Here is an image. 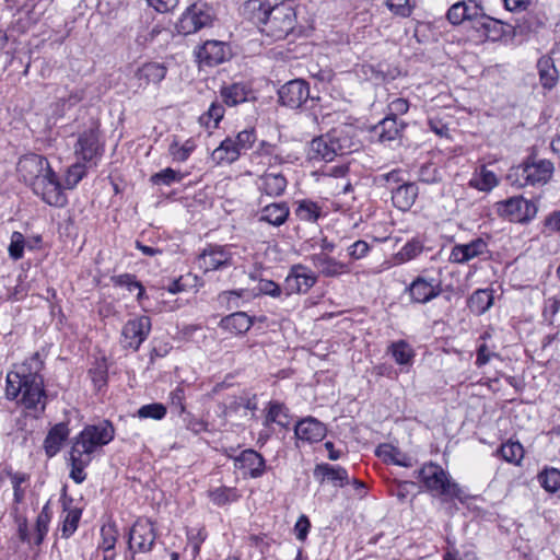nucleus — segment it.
<instances>
[{
    "instance_id": "obj_37",
    "label": "nucleus",
    "mask_w": 560,
    "mask_h": 560,
    "mask_svg": "<svg viewBox=\"0 0 560 560\" xmlns=\"http://www.w3.org/2000/svg\"><path fill=\"white\" fill-rule=\"evenodd\" d=\"M492 291L488 289H479L475 291L468 299L469 310L477 315L486 313L492 306Z\"/></svg>"
},
{
    "instance_id": "obj_43",
    "label": "nucleus",
    "mask_w": 560,
    "mask_h": 560,
    "mask_svg": "<svg viewBox=\"0 0 560 560\" xmlns=\"http://www.w3.org/2000/svg\"><path fill=\"white\" fill-rule=\"evenodd\" d=\"M209 497L213 504L222 506L235 502L240 498V493L235 488L219 487L209 492Z\"/></svg>"
},
{
    "instance_id": "obj_54",
    "label": "nucleus",
    "mask_w": 560,
    "mask_h": 560,
    "mask_svg": "<svg viewBox=\"0 0 560 560\" xmlns=\"http://www.w3.org/2000/svg\"><path fill=\"white\" fill-rule=\"evenodd\" d=\"M101 537L102 540L98 544V548L104 551L113 550L118 537V530L116 526L112 523L103 525L101 528Z\"/></svg>"
},
{
    "instance_id": "obj_64",
    "label": "nucleus",
    "mask_w": 560,
    "mask_h": 560,
    "mask_svg": "<svg viewBox=\"0 0 560 560\" xmlns=\"http://www.w3.org/2000/svg\"><path fill=\"white\" fill-rule=\"evenodd\" d=\"M259 291L272 298H278L281 294V288L279 287V284L271 280H261L259 282Z\"/></svg>"
},
{
    "instance_id": "obj_62",
    "label": "nucleus",
    "mask_w": 560,
    "mask_h": 560,
    "mask_svg": "<svg viewBox=\"0 0 560 560\" xmlns=\"http://www.w3.org/2000/svg\"><path fill=\"white\" fill-rule=\"evenodd\" d=\"M560 311V299L552 296L546 300L542 315L552 324L556 314Z\"/></svg>"
},
{
    "instance_id": "obj_8",
    "label": "nucleus",
    "mask_w": 560,
    "mask_h": 560,
    "mask_svg": "<svg viewBox=\"0 0 560 560\" xmlns=\"http://www.w3.org/2000/svg\"><path fill=\"white\" fill-rule=\"evenodd\" d=\"M213 12L206 3L196 2L182 14L176 27L180 34L188 35L211 25Z\"/></svg>"
},
{
    "instance_id": "obj_41",
    "label": "nucleus",
    "mask_w": 560,
    "mask_h": 560,
    "mask_svg": "<svg viewBox=\"0 0 560 560\" xmlns=\"http://www.w3.org/2000/svg\"><path fill=\"white\" fill-rule=\"evenodd\" d=\"M277 423L283 428H287L290 423L288 417V408L279 401H270L268 411L266 415L265 423Z\"/></svg>"
},
{
    "instance_id": "obj_32",
    "label": "nucleus",
    "mask_w": 560,
    "mask_h": 560,
    "mask_svg": "<svg viewBox=\"0 0 560 560\" xmlns=\"http://www.w3.org/2000/svg\"><path fill=\"white\" fill-rule=\"evenodd\" d=\"M289 213L290 210L285 202H275L262 208L259 220L280 226L287 221Z\"/></svg>"
},
{
    "instance_id": "obj_22",
    "label": "nucleus",
    "mask_w": 560,
    "mask_h": 560,
    "mask_svg": "<svg viewBox=\"0 0 560 560\" xmlns=\"http://www.w3.org/2000/svg\"><path fill=\"white\" fill-rule=\"evenodd\" d=\"M167 68L161 62H145L137 69L133 79L137 86L145 89L150 84H159L166 75Z\"/></svg>"
},
{
    "instance_id": "obj_5",
    "label": "nucleus",
    "mask_w": 560,
    "mask_h": 560,
    "mask_svg": "<svg viewBox=\"0 0 560 560\" xmlns=\"http://www.w3.org/2000/svg\"><path fill=\"white\" fill-rule=\"evenodd\" d=\"M353 145L354 143L346 128H334L326 135L311 141L307 158L311 161L330 162L337 155L351 152Z\"/></svg>"
},
{
    "instance_id": "obj_40",
    "label": "nucleus",
    "mask_w": 560,
    "mask_h": 560,
    "mask_svg": "<svg viewBox=\"0 0 560 560\" xmlns=\"http://www.w3.org/2000/svg\"><path fill=\"white\" fill-rule=\"evenodd\" d=\"M196 149V143L192 139H187L179 143L176 139L172 141L168 147V153L175 162H185L189 159Z\"/></svg>"
},
{
    "instance_id": "obj_15",
    "label": "nucleus",
    "mask_w": 560,
    "mask_h": 560,
    "mask_svg": "<svg viewBox=\"0 0 560 560\" xmlns=\"http://www.w3.org/2000/svg\"><path fill=\"white\" fill-rule=\"evenodd\" d=\"M51 170L46 158L34 153L23 155L16 166L19 175L31 186L42 176L49 174Z\"/></svg>"
},
{
    "instance_id": "obj_9",
    "label": "nucleus",
    "mask_w": 560,
    "mask_h": 560,
    "mask_svg": "<svg viewBox=\"0 0 560 560\" xmlns=\"http://www.w3.org/2000/svg\"><path fill=\"white\" fill-rule=\"evenodd\" d=\"M32 189L44 202L49 206L62 208L67 205V196L62 190L57 174L51 170L49 174L37 179Z\"/></svg>"
},
{
    "instance_id": "obj_57",
    "label": "nucleus",
    "mask_w": 560,
    "mask_h": 560,
    "mask_svg": "<svg viewBox=\"0 0 560 560\" xmlns=\"http://www.w3.org/2000/svg\"><path fill=\"white\" fill-rule=\"evenodd\" d=\"M262 147H266V152L275 155V160L280 164L294 163L299 160V155L294 152H285L281 148H277L272 144H266L262 142Z\"/></svg>"
},
{
    "instance_id": "obj_26",
    "label": "nucleus",
    "mask_w": 560,
    "mask_h": 560,
    "mask_svg": "<svg viewBox=\"0 0 560 560\" xmlns=\"http://www.w3.org/2000/svg\"><path fill=\"white\" fill-rule=\"evenodd\" d=\"M474 31L478 34L479 38L495 42L505 35V23L487 15L485 12L474 27Z\"/></svg>"
},
{
    "instance_id": "obj_13",
    "label": "nucleus",
    "mask_w": 560,
    "mask_h": 560,
    "mask_svg": "<svg viewBox=\"0 0 560 560\" xmlns=\"http://www.w3.org/2000/svg\"><path fill=\"white\" fill-rule=\"evenodd\" d=\"M442 292L441 282L435 278L418 276L405 289L410 302L425 304L438 298Z\"/></svg>"
},
{
    "instance_id": "obj_16",
    "label": "nucleus",
    "mask_w": 560,
    "mask_h": 560,
    "mask_svg": "<svg viewBox=\"0 0 560 560\" xmlns=\"http://www.w3.org/2000/svg\"><path fill=\"white\" fill-rule=\"evenodd\" d=\"M316 281L317 277L310 268L303 265H294L284 280V291L287 295L306 293Z\"/></svg>"
},
{
    "instance_id": "obj_35",
    "label": "nucleus",
    "mask_w": 560,
    "mask_h": 560,
    "mask_svg": "<svg viewBox=\"0 0 560 560\" xmlns=\"http://www.w3.org/2000/svg\"><path fill=\"white\" fill-rule=\"evenodd\" d=\"M241 152L236 148L233 139L226 138L213 150L211 159L215 164H231L240 158Z\"/></svg>"
},
{
    "instance_id": "obj_1",
    "label": "nucleus",
    "mask_w": 560,
    "mask_h": 560,
    "mask_svg": "<svg viewBox=\"0 0 560 560\" xmlns=\"http://www.w3.org/2000/svg\"><path fill=\"white\" fill-rule=\"evenodd\" d=\"M298 8L295 0H247L244 12L262 35L281 40L296 27Z\"/></svg>"
},
{
    "instance_id": "obj_23",
    "label": "nucleus",
    "mask_w": 560,
    "mask_h": 560,
    "mask_svg": "<svg viewBox=\"0 0 560 560\" xmlns=\"http://www.w3.org/2000/svg\"><path fill=\"white\" fill-rule=\"evenodd\" d=\"M488 250L486 241L478 237L467 244L455 245L450 255V260L455 264H465Z\"/></svg>"
},
{
    "instance_id": "obj_18",
    "label": "nucleus",
    "mask_w": 560,
    "mask_h": 560,
    "mask_svg": "<svg viewBox=\"0 0 560 560\" xmlns=\"http://www.w3.org/2000/svg\"><path fill=\"white\" fill-rule=\"evenodd\" d=\"M278 94L283 106L299 108L310 97V88L306 81L295 79L282 85Z\"/></svg>"
},
{
    "instance_id": "obj_2",
    "label": "nucleus",
    "mask_w": 560,
    "mask_h": 560,
    "mask_svg": "<svg viewBox=\"0 0 560 560\" xmlns=\"http://www.w3.org/2000/svg\"><path fill=\"white\" fill-rule=\"evenodd\" d=\"M44 362L38 352L33 353L21 364L14 365V370L7 374L5 396L8 399H16L28 410L44 411L47 396L44 389V380L40 371Z\"/></svg>"
},
{
    "instance_id": "obj_58",
    "label": "nucleus",
    "mask_w": 560,
    "mask_h": 560,
    "mask_svg": "<svg viewBox=\"0 0 560 560\" xmlns=\"http://www.w3.org/2000/svg\"><path fill=\"white\" fill-rule=\"evenodd\" d=\"M256 141V132L254 128L244 129L240 131L233 142L240 152L246 151L252 148Z\"/></svg>"
},
{
    "instance_id": "obj_24",
    "label": "nucleus",
    "mask_w": 560,
    "mask_h": 560,
    "mask_svg": "<svg viewBox=\"0 0 560 560\" xmlns=\"http://www.w3.org/2000/svg\"><path fill=\"white\" fill-rule=\"evenodd\" d=\"M256 184L261 194L276 198L284 194L288 180L282 173L266 172L258 177Z\"/></svg>"
},
{
    "instance_id": "obj_31",
    "label": "nucleus",
    "mask_w": 560,
    "mask_h": 560,
    "mask_svg": "<svg viewBox=\"0 0 560 560\" xmlns=\"http://www.w3.org/2000/svg\"><path fill=\"white\" fill-rule=\"evenodd\" d=\"M253 325L252 318L244 312H236L221 320V327L233 335H243Z\"/></svg>"
},
{
    "instance_id": "obj_42",
    "label": "nucleus",
    "mask_w": 560,
    "mask_h": 560,
    "mask_svg": "<svg viewBox=\"0 0 560 560\" xmlns=\"http://www.w3.org/2000/svg\"><path fill=\"white\" fill-rule=\"evenodd\" d=\"M501 457L513 465H520L524 458V448L520 442L509 440L499 450Z\"/></svg>"
},
{
    "instance_id": "obj_14",
    "label": "nucleus",
    "mask_w": 560,
    "mask_h": 560,
    "mask_svg": "<svg viewBox=\"0 0 560 560\" xmlns=\"http://www.w3.org/2000/svg\"><path fill=\"white\" fill-rule=\"evenodd\" d=\"M498 212L513 222H526L537 213L534 202L523 197H512L498 203Z\"/></svg>"
},
{
    "instance_id": "obj_36",
    "label": "nucleus",
    "mask_w": 560,
    "mask_h": 560,
    "mask_svg": "<svg viewBox=\"0 0 560 560\" xmlns=\"http://www.w3.org/2000/svg\"><path fill=\"white\" fill-rule=\"evenodd\" d=\"M376 455L387 463L401 467H411L412 458L390 444H382L376 448Z\"/></svg>"
},
{
    "instance_id": "obj_20",
    "label": "nucleus",
    "mask_w": 560,
    "mask_h": 560,
    "mask_svg": "<svg viewBox=\"0 0 560 560\" xmlns=\"http://www.w3.org/2000/svg\"><path fill=\"white\" fill-rule=\"evenodd\" d=\"M229 56V46L220 40H207L197 52L199 62L210 67L224 62Z\"/></svg>"
},
{
    "instance_id": "obj_11",
    "label": "nucleus",
    "mask_w": 560,
    "mask_h": 560,
    "mask_svg": "<svg viewBox=\"0 0 560 560\" xmlns=\"http://www.w3.org/2000/svg\"><path fill=\"white\" fill-rule=\"evenodd\" d=\"M203 272L225 269L233 264V255L229 246L208 245L197 259Z\"/></svg>"
},
{
    "instance_id": "obj_51",
    "label": "nucleus",
    "mask_w": 560,
    "mask_h": 560,
    "mask_svg": "<svg viewBox=\"0 0 560 560\" xmlns=\"http://www.w3.org/2000/svg\"><path fill=\"white\" fill-rule=\"evenodd\" d=\"M51 513L49 504H45L36 520V538L35 544L40 545L48 533V525L50 523Z\"/></svg>"
},
{
    "instance_id": "obj_63",
    "label": "nucleus",
    "mask_w": 560,
    "mask_h": 560,
    "mask_svg": "<svg viewBox=\"0 0 560 560\" xmlns=\"http://www.w3.org/2000/svg\"><path fill=\"white\" fill-rule=\"evenodd\" d=\"M409 109V103L405 98H395L388 104L389 114L387 116L397 117L404 115Z\"/></svg>"
},
{
    "instance_id": "obj_50",
    "label": "nucleus",
    "mask_w": 560,
    "mask_h": 560,
    "mask_svg": "<svg viewBox=\"0 0 560 560\" xmlns=\"http://www.w3.org/2000/svg\"><path fill=\"white\" fill-rule=\"evenodd\" d=\"M183 179V175L171 167H166L158 173H154L150 177V182L153 185L170 186L174 183H179Z\"/></svg>"
},
{
    "instance_id": "obj_39",
    "label": "nucleus",
    "mask_w": 560,
    "mask_h": 560,
    "mask_svg": "<svg viewBox=\"0 0 560 560\" xmlns=\"http://www.w3.org/2000/svg\"><path fill=\"white\" fill-rule=\"evenodd\" d=\"M295 214L302 221L315 222L323 214V209L318 203L304 199L299 202Z\"/></svg>"
},
{
    "instance_id": "obj_19",
    "label": "nucleus",
    "mask_w": 560,
    "mask_h": 560,
    "mask_svg": "<svg viewBox=\"0 0 560 560\" xmlns=\"http://www.w3.org/2000/svg\"><path fill=\"white\" fill-rule=\"evenodd\" d=\"M234 467L241 470L244 477L259 478L266 471V462L258 452L247 448L234 457Z\"/></svg>"
},
{
    "instance_id": "obj_10",
    "label": "nucleus",
    "mask_w": 560,
    "mask_h": 560,
    "mask_svg": "<svg viewBox=\"0 0 560 560\" xmlns=\"http://www.w3.org/2000/svg\"><path fill=\"white\" fill-rule=\"evenodd\" d=\"M485 8L478 0H460L450 7L446 19L452 25H460L468 22L474 30L482 18Z\"/></svg>"
},
{
    "instance_id": "obj_27",
    "label": "nucleus",
    "mask_w": 560,
    "mask_h": 560,
    "mask_svg": "<svg viewBox=\"0 0 560 560\" xmlns=\"http://www.w3.org/2000/svg\"><path fill=\"white\" fill-rule=\"evenodd\" d=\"M314 475L320 482H329L335 487L349 483L348 472L340 466L319 464L315 467Z\"/></svg>"
},
{
    "instance_id": "obj_45",
    "label": "nucleus",
    "mask_w": 560,
    "mask_h": 560,
    "mask_svg": "<svg viewBox=\"0 0 560 560\" xmlns=\"http://www.w3.org/2000/svg\"><path fill=\"white\" fill-rule=\"evenodd\" d=\"M389 351L395 362L399 365H407L412 361L413 351L411 347L404 340L392 343Z\"/></svg>"
},
{
    "instance_id": "obj_49",
    "label": "nucleus",
    "mask_w": 560,
    "mask_h": 560,
    "mask_svg": "<svg viewBox=\"0 0 560 560\" xmlns=\"http://www.w3.org/2000/svg\"><path fill=\"white\" fill-rule=\"evenodd\" d=\"M541 487L548 492H556L560 489V470L546 468L538 476Z\"/></svg>"
},
{
    "instance_id": "obj_52",
    "label": "nucleus",
    "mask_w": 560,
    "mask_h": 560,
    "mask_svg": "<svg viewBox=\"0 0 560 560\" xmlns=\"http://www.w3.org/2000/svg\"><path fill=\"white\" fill-rule=\"evenodd\" d=\"M166 407L161 402H152L143 405L137 411V417L140 419L161 420L166 416Z\"/></svg>"
},
{
    "instance_id": "obj_33",
    "label": "nucleus",
    "mask_w": 560,
    "mask_h": 560,
    "mask_svg": "<svg viewBox=\"0 0 560 560\" xmlns=\"http://www.w3.org/2000/svg\"><path fill=\"white\" fill-rule=\"evenodd\" d=\"M401 128L402 125L398 124L397 118L386 116L374 127V132L381 142H390L399 137Z\"/></svg>"
},
{
    "instance_id": "obj_38",
    "label": "nucleus",
    "mask_w": 560,
    "mask_h": 560,
    "mask_svg": "<svg viewBox=\"0 0 560 560\" xmlns=\"http://www.w3.org/2000/svg\"><path fill=\"white\" fill-rule=\"evenodd\" d=\"M469 185L480 191H490L498 185V178L492 171L481 166L474 173Z\"/></svg>"
},
{
    "instance_id": "obj_59",
    "label": "nucleus",
    "mask_w": 560,
    "mask_h": 560,
    "mask_svg": "<svg viewBox=\"0 0 560 560\" xmlns=\"http://www.w3.org/2000/svg\"><path fill=\"white\" fill-rule=\"evenodd\" d=\"M85 176V166L81 163L71 165L66 174V187L69 189L74 188L78 183Z\"/></svg>"
},
{
    "instance_id": "obj_53",
    "label": "nucleus",
    "mask_w": 560,
    "mask_h": 560,
    "mask_svg": "<svg viewBox=\"0 0 560 560\" xmlns=\"http://www.w3.org/2000/svg\"><path fill=\"white\" fill-rule=\"evenodd\" d=\"M223 116V106L220 103L213 102L208 112L200 117V122L207 128H217Z\"/></svg>"
},
{
    "instance_id": "obj_4",
    "label": "nucleus",
    "mask_w": 560,
    "mask_h": 560,
    "mask_svg": "<svg viewBox=\"0 0 560 560\" xmlns=\"http://www.w3.org/2000/svg\"><path fill=\"white\" fill-rule=\"evenodd\" d=\"M413 475L428 492L444 501L462 500L464 497L460 486L436 463H424Z\"/></svg>"
},
{
    "instance_id": "obj_25",
    "label": "nucleus",
    "mask_w": 560,
    "mask_h": 560,
    "mask_svg": "<svg viewBox=\"0 0 560 560\" xmlns=\"http://www.w3.org/2000/svg\"><path fill=\"white\" fill-rule=\"evenodd\" d=\"M313 266L325 277H338L350 272L348 264L339 261L327 254H314L310 257Z\"/></svg>"
},
{
    "instance_id": "obj_55",
    "label": "nucleus",
    "mask_w": 560,
    "mask_h": 560,
    "mask_svg": "<svg viewBox=\"0 0 560 560\" xmlns=\"http://www.w3.org/2000/svg\"><path fill=\"white\" fill-rule=\"evenodd\" d=\"M388 9L396 15L407 18L415 8L413 0H386Z\"/></svg>"
},
{
    "instance_id": "obj_29",
    "label": "nucleus",
    "mask_w": 560,
    "mask_h": 560,
    "mask_svg": "<svg viewBox=\"0 0 560 560\" xmlns=\"http://www.w3.org/2000/svg\"><path fill=\"white\" fill-rule=\"evenodd\" d=\"M418 194V186L415 183H405L393 191V205L401 211H407L416 202Z\"/></svg>"
},
{
    "instance_id": "obj_61",
    "label": "nucleus",
    "mask_w": 560,
    "mask_h": 560,
    "mask_svg": "<svg viewBox=\"0 0 560 560\" xmlns=\"http://www.w3.org/2000/svg\"><path fill=\"white\" fill-rule=\"evenodd\" d=\"M369 252L370 245L363 240H359L348 247V255L354 260L364 258Z\"/></svg>"
},
{
    "instance_id": "obj_34",
    "label": "nucleus",
    "mask_w": 560,
    "mask_h": 560,
    "mask_svg": "<svg viewBox=\"0 0 560 560\" xmlns=\"http://www.w3.org/2000/svg\"><path fill=\"white\" fill-rule=\"evenodd\" d=\"M250 89L245 83H233L229 86H224L221 90V96L223 102L228 106H236L248 100Z\"/></svg>"
},
{
    "instance_id": "obj_7",
    "label": "nucleus",
    "mask_w": 560,
    "mask_h": 560,
    "mask_svg": "<svg viewBox=\"0 0 560 560\" xmlns=\"http://www.w3.org/2000/svg\"><path fill=\"white\" fill-rule=\"evenodd\" d=\"M103 153V145L100 141V127L96 121L79 133L74 144V154L79 160L96 164Z\"/></svg>"
},
{
    "instance_id": "obj_48",
    "label": "nucleus",
    "mask_w": 560,
    "mask_h": 560,
    "mask_svg": "<svg viewBox=\"0 0 560 560\" xmlns=\"http://www.w3.org/2000/svg\"><path fill=\"white\" fill-rule=\"evenodd\" d=\"M113 283L117 287H125L129 292L138 290L137 300L141 301L144 295L143 285L136 279V276L122 273L112 278Z\"/></svg>"
},
{
    "instance_id": "obj_12",
    "label": "nucleus",
    "mask_w": 560,
    "mask_h": 560,
    "mask_svg": "<svg viewBox=\"0 0 560 560\" xmlns=\"http://www.w3.org/2000/svg\"><path fill=\"white\" fill-rule=\"evenodd\" d=\"M151 331V319L148 316H139L129 319L121 331V343L125 348L137 351Z\"/></svg>"
},
{
    "instance_id": "obj_47",
    "label": "nucleus",
    "mask_w": 560,
    "mask_h": 560,
    "mask_svg": "<svg viewBox=\"0 0 560 560\" xmlns=\"http://www.w3.org/2000/svg\"><path fill=\"white\" fill-rule=\"evenodd\" d=\"M423 250V244L418 238H412L408 241L400 250L396 254V260L399 264L407 262L417 256H419Z\"/></svg>"
},
{
    "instance_id": "obj_44",
    "label": "nucleus",
    "mask_w": 560,
    "mask_h": 560,
    "mask_svg": "<svg viewBox=\"0 0 560 560\" xmlns=\"http://www.w3.org/2000/svg\"><path fill=\"white\" fill-rule=\"evenodd\" d=\"M7 475L10 477L12 483L14 503L20 504L24 501L26 492V489L23 487V485L28 481L30 476L25 472H13L11 470H8Z\"/></svg>"
},
{
    "instance_id": "obj_17",
    "label": "nucleus",
    "mask_w": 560,
    "mask_h": 560,
    "mask_svg": "<svg viewBox=\"0 0 560 560\" xmlns=\"http://www.w3.org/2000/svg\"><path fill=\"white\" fill-rule=\"evenodd\" d=\"M155 538L153 524L149 520H138L129 533V548L139 552H149L154 545Z\"/></svg>"
},
{
    "instance_id": "obj_56",
    "label": "nucleus",
    "mask_w": 560,
    "mask_h": 560,
    "mask_svg": "<svg viewBox=\"0 0 560 560\" xmlns=\"http://www.w3.org/2000/svg\"><path fill=\"white\" fill-rule=\"evenodd\" d=\"M25 238L21 232H13L10 238L9 255L12 259L18 260L23 257Z\"/></svg>"
},
{
    "instance_id": "obj_60",
    "label": "nucleus",
    "mask_w": 560,
    "mask_h": 560,
    "mask_svg": "<svg viewBox=\"0 0 560 560\" xmlns=\"http://www.w3.org/2000/svg\"><path fill=\"white\" fill-rule=\"evenodd\" d=\"M206 537L207 534L203 528L187 533L188 545L191 546L192 558H196L199 555L201 544L205 541Z\"/></svg>"
},
{
    "instance_id": "obj_28",
    "label": "nucleus",
    "mask_w": 560,
    "mask_h": 560,
    "mask_svg": "<svg viewBox=\"0 0 560 560\" xmlns=\"http://www.w3.org/2000/svg\"><path fill=\"white\" fill-rule=\"evenodd\" d=\"M69 436V428L67 423L60 422L54 425L45 441H44V450L48 457L55 456L61 448L63 442Z\"/></svg>"
},
{
    "instance_id": "obj_46",
    "label": "nucleus",
    "mask_w": 560,
    "mask_h": 560,
    "mask_svg": "<svg viewBox=\"0 0 560 560\" xmlns=\"http://www.w3.org/2000/svg\"><path fill=\"white\" fill-rule=\"evenodd\" d=\"M63 512L62 535L70 537L78 528L82 511L79 508H70L65 504Z\"/></svg>"
},
{
    "instance_id": "obj_21",
    "label": "nucleus",
    "mask_w": 560,
    "mask_h": 560,
    "mask_svg": "<svg viewBox=\"0 0 560 560\" xmlns=\"http://www.w3.org/2000/svg\"><path fill=\"white\" fill-rule=\"evenodd\" d=\"M294 434L302 442L316 443L325 438L326 427L317 419L307 417L296 423Z\"/></svg>"
},
{
    "instance_id": "obj_6",
    "label": "nucleus",
    "mask_w": 560,
    "mask_h": 560,
    "mask_svg": "<svg viewBox=\"0 0 560 560\" xmlns=\"http://www.w3.org/2000/svg\"><path fill=\"white\" fill-rule=\"evenodd\" d=\"M555 172L553 163L549 160L529 158L523 164L512 167L508 180L516 187L547 184Z\"/></svg>"
},
{
    "instance_id": "obj_3",
    "label": "nucleus",
    "mask_w": 560,
    "mask_h": 560,
    "mask_svg": "<svg viewBox=\"0 0 560 560\" xmlns=\"http://www.w3.org/2000/svg\"><path fill=\"white\" fill-rule=\"evenodd\" d=\"M115 429L109 421L86 425L72 440L69 462L71 466L70 478L78 485L82 483L86 474L84 469L91 464L93 456L103 446L114 440Z\"/></svg>"
},
{
    "instance_id": "obj_30",
    "label": "nucleus",
    "mask_w": 560,
    "mask_h": 560,
    "mask_svg": "<svg viewBox=\"0 0 560 560\" xmlns=\"http://www.w3.org/2000/svg\"><path fill=\"white\" fill-rule=\"evenodd\" d=\"M539 82L544 89H553L559 80V72L551 56H542L537 61Z\"/></svg>"
}]
</instances>
